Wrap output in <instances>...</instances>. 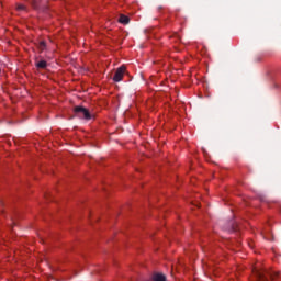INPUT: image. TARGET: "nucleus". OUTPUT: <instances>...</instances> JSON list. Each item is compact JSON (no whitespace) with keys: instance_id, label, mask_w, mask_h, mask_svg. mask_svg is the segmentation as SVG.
Returning a JSON list of instances; mask_svg holds the SVG:
<instances>
[{"instance_id":"obj_1","label":"nucleus","mask_w":281,"mask_h":281,"mask_svg":"<svg viewBox=\"0 0 281 281\" xmlns=\"http://www.w3.org/2000/svg\"><path fill=\"white\" fill-rule=\"evenodd\" d=\"M75 113L78 115V117H82L83 120H91V113L87 108L83 106H76Z\"/></svg>"},{"instance_id":"obj_2","label":"nucleus","mask_w":281,"mask_h":281,"mask_svg":"<svg viewBox=\"0 0 281 281\" xmlns=\"http://www.w3.org/2000/svg\"><path fill=\"white\" fill-rule=\"evenodd\" d=\"M124 74H126L125 66H121L120 68H117L113 77L114 82H122V78H124Z\"/></svg>"},{"instance_id":"obj_3","label":"nucleus","mask_w":281,"mask_h":281,"mask_svg":"<svg viewBox=\"0 0 281 281\" xmlns=\"http://www.w3.org/2000/svg\"><path fill=\"white\" fill-rule=\"evenodd\" d=\"M153 281H166V276L161 273H156L153 276Z\"/></svg>"},{"instance_id":"obj_4","label":"nucleus","mask_w":281,"mask_h":281,"mask_svg":"<svg viewBox=\"0 0 281 281\" xmlns=\"http://www.w3.org/2000/svg\"><path fill=\"white\" fill-rule=\"evenodd\" d=\"M130 21L131 20L126 15H121L120 19H119V22H121L123 25H128Z\"/></svg>"},{"instance_id":"obj_5","label":"nucleus","mask_w":281,"mask_h":281,"mask_svg":"<svg viewBox=\"0 0 281 281\" xmlns=\"http://www.w3.org/2000/svg\"><path fill=\"white\" fill-rule=\"evenodd\" d=\"M36 67H38V69H45V67H47V61L41 60L36 64Z\"/></svg>"},{"instance_id":"obj_6","label":"nucleus","mask_w":281,"mask_h":281,"mask_svg":"<svg viewBox=\"0 0 281 281\" xmlns=\"http://www.w3.org/2000/svg\"><path fill=\"white\" fill-rule=\"evenodd\" d=\"M257 281H267V278H265V274L258 272L257 273Z\"/></svg>"},{"instance_id":"obj_7","label":"nucleus","mask_w":281,"mask_h":281,"mask_svg":"<svg viewBox=\"0 0 281 281\" xmlns=\"http://www.w3.org/2000/svg\"><path fill=\"white\" fill-rule=\"evenodd\" d=\"M45 47H46L45 42L44 41L40 42L38 49H41V52H45Z\"/></svg>"},{"instance_id":"obj_8","label":"nucleus","mask_w":281,"mask_h":281,"mask_svg":"<svg viewBox=\"0 0 281 281\" xmlns=\"http://www.w3.org/2000/svg\"><path fill=\"white\" fill-rule=\"evenodd\" d=\"M16 10L23 11V10H25V5H23V4H18V5H16Z\"/></svg>"}]
</instances>
